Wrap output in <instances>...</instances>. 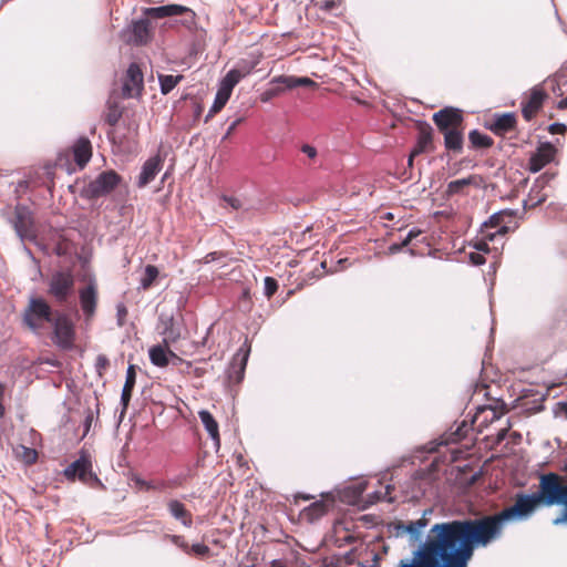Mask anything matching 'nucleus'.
<instances>
[{"label": "nucleus", "mask_w": 567, "mask_h": 567, "mask_svg": "<svg viewBox=\"0 0 567 567\" xmlns=\"http://www.w3.org/2000/svg\"><path fill=\"white\" fill-rule=\"evenodd\" d=\"M123 114V109L120 106L118 102L112 96L109 97L106 102V109L103 115L104 122L111 126L110 131H107L109 140L120 146L123 147L126 142L130 140H134L137 135V125L128 126L127 135H122L118 132V128L115 126L120 122Z\"/></svg>", "instance_id": "6"}, {"label": "nucleus", "mask_w": 567, "mask_h": 567, "mask_svg": "<svg viewBox=\"0 0 567 567\" xmlns=\"http://www.w3.org/2000/svg\"><path fill=\"white\" fill-rule=\"evenodd\" d=\"M444 136V146L446 151L454 154L463 152L464 144V126L442 133Z\"/></svg>", "instance_id": "28"}, {"label": "nucleus", "mask_w": 567, "mask_h": 567, "mask_svg": "<svg viewBox=\"0 0 567 567\" xmlns=\"http://www.w3.org/2000/svg\"><path fill=\"white\" fill-rule=\"evenodd\" d=\"M151 40L150 21L147 19H141L134 21L131 28V37L128 42L136 45L146 44Z\"/></svg>", "instance_id": "24"}, {"label": "nucleus", "mask_w": 567, "mask_h": 567, "mask_svg": "<svg viewBox=\"0 0 567 567\" xmlns=\"http://www.w3.org/2000/svg\"><path fill=\"white\" fill-rule=\"evenodd\" d=\"M270 567H288L287 563L281 559H275L271 561Z\"/></svg>", "instance_id": "59"}, {"label": "nucleus", "mask_w": 567, "mask_h": 567, "mask_svg": "<svg viewBox=\"0 0 567 567\" xmlns=\"http://www.w3.org/2000/svg\"><path fill=\"white\" fill-rule=\"evenodd\" d=\"M133 482L135 486L141 491H165L168 488L169 484L164 480H154V481H145L141 477H134Z\"/></svg>", "instance_id": "33"}, {"label": "nucleus", "mask_w": 567, "mask_h": 567, "mask_svg": "<svg viewBox=\"0 0 567 567\" xmlns=\"http://www.w3.org/2000/svg\"><path fill=\"white\" fill-rule=\"evenodd\" d=\"M540 507L534 493L518 492L493 515L435 524L413 563L400 567H467L475 548L487 547L502 537L505 524L529 520Z\"/></svg>", "instance_id": "1"}, {"label": "nucleus", "mask_w": 567, "mask_h": 567, "mask_svg": "<svg viewBox=\"0 0 567 567\" xmlns=\"http://www.w3.org/2000/svg\"><path fill=\"white\" fill-rule=\"evenodd\" d=\"M166 506L173 518L181 522V524L185 527H192L193 514L186 508L185 504L178 499H169L166 503Z\"/></svg>", "instance_id": "25"}, {"label": "nucleus", "mask_w": 567, "mask_h": 567, "mask_svg": "<svg viewBox=\"0 0 567 567\" xmlns=\"http://www.w3.org/2000/svg\"><path fill=\"white\" fill-rule=\"evenodd\" d=\"M132 392L133 391H127V390H122V395H121V403L123 405V410L125 411L130 404V401H131V398H132Z\"/></svg>", "instance_id": "53"}, {"label": "nucleus", "mask_w": 567, "mask_h": 567, "mask_svg": "<svg viewBox=\"0 0 567 567\" xmlns=\"http://www.w3.org/2000/svg\"><path fill=\"white\" fill-rule=\"evenodd\" d=\"M556 154V148L550 143L540 144L536 153L529 158V171L533 173L539 172L543 167L549 164Z\"/></svg>", "instance_id": "19"}, {"label": "nucleus", "mask_w": 567, "mask_h": 567, "mask_svg": "<svg viewBox=\"0 0 567 567\" xmlns=\"http://www.w3.org/2000/svg\"><path fill=\"white\" fill-rule=\"evenodd\" d=\"M187 478H188L187 475H178L175 478H173L171 481H166V482L169 484L168 488H173V487L179 486L183 482H186Z\"/></svg>", "instance_id": "54"}, {"label": "nucleus", "mask_w": 567, "mask_h": 567, "mask_svg": "<svg viewBox=\"0 0 567 567\" xmlns=\"http://www.w3.org/2000/svg\"><path fill=\"white\" fill-rule=\"evenodd\" d=\"M39 185L40 184L33 177H29V178H25V179H22V181L18 182L16 192L17 193H20V192L24 193L28 189H33V188L38 187Z\"/></svg>", "instance_id": "44"}, {"label": "nucleus", "mask_w": 567, "mask_h": 567, "mask_svg": "<svg viewBox=\"0 0 567 567\" xmlns=\"http://www.w3.org/2000/svg\"><path fill=\"white\" fill-rule=\"evenodd\" d=\"M468 141L471 147L474 150L489 148L494 144L491 136L483 134L478 130H473L468 133Z\"/></svg>", "instance_id": "32"}, {"label": "nucleus", "mask_w": 567, "mask_h": 567, "mask_svg": "<svg viewBox=\"0 0 567 567\" xmlns=\"http://www.w3.org/2000/svg\"><path fill=\"white\" fill-rule=\"evenodd\" d=\"M557 107L560 110L567 109V96L558 102Z\"/></svg>", "instance_id": "61"}, {"label": "nucleus", "mask_w": 567, "mask_h": 567, "mask_svg": "<svg viewBox=\"0 0 567 567\" xmlns=\"http://www.w3.org/2000/svg\"><path fill=\"white\" fill-rule=\"evenodd\" d=\"M488 412L492 414L491 421H494V420H496L498 417L497 414H496V411L491 409V408H481V409H478L477 413L475 414V416L472 420V425L471 426L467 425L465 422H463L461 425L457 426L456 431L453 433V435L456 436L455 440H461L463 437H466L467 432L473 426H477V430L481 432L482 427L486 425L487 417H484V420H482V421H480V419L485 413H488Z\"/></svg>", "instance_id": "20"}, {"label": "nucleus", "mask_w": 567, "mask_h": 567, "mask_svg": "<svg viewBox=\"0 0 567 567\" xmlns=\"http://www.w3.org/2000/svg\"><path fill=\"white\" fill-rule=\"evenodd\" d=\"M217 255H218V252H216V251L209 252L208 255H206V257H205L206 262H210V261L215 260L217 258Z\"/></svg>", "instance_id": "60"}, {"label": "nucleus", "mask_w": 567, "mask_h": 567, "mask_svg": "<svg viewBox=\"0 0 567 567\" xmlns=\"http://www.w3.org/2000/svg\"><path fill=\"white\" fill-rule=\"evenodd\" d=\"M468 258L472 265L474 266H481L485 264L486 259L485 256L477 251H472L468 254Z\"/></svg>", "instance_id": "47"}, {"label": "nucleus", "mask_w": 567, "mask_h": 567, "mask_svg": "<svg viewBox=\"0 0 567 567\" xmlns=\"http://www.w3.org/2000/svg\"><path fill=\"white\" fill-rule=\"evenodd\" d=\"M52 328L51 340L62 350H72L75 346L76 330L71 317L61 311H55L54 319L50 323Z\"/></svg>", "instance_id": "5"}, {"label": "nucleus", "mask_w": 567, "mask_h": 567, "mask_svg": "<svg viewBox=\"0 0 567 567\" xmlns=\"http://www.w3.org/2000/svg\"><path fill=\"white\" fill-rule=\"evenodd\" d=\"M563 411L567 417V403L563 404ZM534 494L540 506H564L563 516L554 520L555 525L567 522V482L565 483L561 475L553 472L540 474L538 491Z\"/></svg>", "instance_id": "2"}, {"label": "nucleus", "mask_w": 567, "mask_h": 567, "mask_svg": "<svg viewBox=\"0 0 567 567\" xmlns=\"http://www.w3.org/2000/svg\"><path fill=\"white\" fill-rule=\"evenodd\" d=\"M480 185V177L476 175H471L465 178L451 181L445 190V195L447 197H453L455 195H467L468 188L471 186L477 187Z\"/></svg>", "instance_id": "23"}, {"label": "nucleus", "mask_w": 567, "mask_h": 567, "mask_svg": "<svg viewBox=\"0 0 567 567\" xmlns=\"http://www.w3.org/2000/svg\"><path fill=\"white\" fill-rule=\"evenodd\" d=\"M109 365H110V361L106 358V355H104V354L97 355L95 367H96L97 371L100 372V374L102 373V371L106 370L109 368Z\"/></svg>", "instance_id": "48"}, {"label": "nucleus", "mask_w": 567, "mask_h": 567, "mask_svg": "<svg viewBox=\"0 0 567 567\" xmlns=\"http://www.w3.org/2000/svg\"><path fill=\"white\" fill-rule=\"evenodd\" d=\"M162 166H163V161L158 155L148 158L142 167V172H141V174L138 176V181H137V186L140 188H143L146 185H148L155 178V176L159 173V171L162 169Z\"/></svg>", "instance_id": "21"}, {"label": "nucleus", "mask_w": 567, "mask_h": 567, "mask_svg": "<svg viewBox=\"0 0 567 567\" xmlns=\"http://www.w3.org/2000/svg\"><path fill=\"white\" fill-rule=\"evenodd\" d=\"M74 282V277L70 271H58L53 274L49 282L48 292L56 302H65L73 292Z\"/></svg>", "instance_id": "12"}, {"label": "nucleus", "mask_w": 567, "mask_h": 567, "mask_svg": "<svg viewBox=\"0 0 567 567\" xmlns=\"http://www.w3.org/2000/svg\"><path fill=\"white\" fill-rule=\"evenodd\" d=\"M127 308L124 303H118L116 306V315H117V323L118 326H123L125 323L127 317Z\"/></svg>", "instance_id": "46"}, {"label": "nucleus", "mask_w": 567, "mask_h": 567, "mask_svg": "<svg viewBox=\"0 0 567 567\" xmlns=\"http://www.w3.org/2000/svg\"><path fill=\"white\" fill-rule=\"evenodd\" d=\"M475 248H476L477 252H481L483 255L489 252V246L486 241H478L475 245Z\"/></svg>", "instance_id": "55"}, {"label": "nucleus", "mask_w": 567, "mask_h": 567, "mask_svg": "<svg viewBox=\"0 0 567 567\" xmlns=\"http://www.w3.org/2000/svg\"><path fill=\"white\" fill-rule=\"evenodd\" d=\"M63 475L69 482H75L79 480L89 486L100 484V478L92 470L91 457L85 452H82L76 461L72 462L64 468Z\"/></svg>", "instance_id": "8"}, {"label": "nucleus", "mask_w": 567, "mask_h": 567, "mask_svg": "<svg viewBox=\"0 0 567 567\" xmlns=\"http://www.w3.org/2000/svg\"><path fill=\"white\" fill-rule=\"evenodd\" d=\"M54 315L55 311L45 299L32 297L23 310L22 322L31 331L39 333L47 323L52 322Z\"/></svg>", "instance_id": "4"}, {"label": "nucleus", "mask_w": 567, "mask_h": 567, "mask_svg": "<svg viewBox=\"0 0 567 567\" xmlns=\"http://www.w3.org/2000/svg\"><path fill=\"white\" fill-rule=\"evenodd\" d=\"M122 183V176L115 171H104L90 182L84 192L89 198H100L111 194Z\"/></svg>", "instance_id": "9"}, {"label": "nucleus", "mask_w": 567, "mask_h": 567, "mask_svg": "<svg viewBox=\"0 0 567 567\" xmlns=\"http://www.w3.org/2000/svg\"><path fill=\"white\" fill-rule=\"evenodd\" d=\"M548 97L547 92L542 84L532 87L522 101V114L526 121H530L542 109L545 100Z\"/></svg>", "instance_id": "16"}, {"label": "nucleus", "mask_w": 567, "mask_h": 567, "mask_svg": "<svg viewBox=\"0 0 567 567\" xmlns=\"http://www.w3.org/2000/svg\"><path fill=\"white\" fill-rule=\"evenodd\" d=\"M516 124L517 121L514 113H504L495 117L489 130L496 135L504 136L505 134L514 131L516 128Z\"/></svg>", "instance_id": "27"}, {"label": "nucleus", "mask_w": 567, "mask_h": 567, "mask_svg": "<svg viewBox=\"0 0 567 567\" xmlns=\"http://www.w3.org/2000/svg\"><path fill=\"white\" fill-rule=\"evenodd\" d=\"M311 2L322 12L338 16L341 13L344 0H312Z\"/></svg>", "instance_id": "34"}, {"label": "nucleus", "mask_w": 567, "mask_h": 567, "mask_svg": "<svg viewBox=\"0 0 567 567\" xmlns=\"http://www.w3.org/2000/svg\"><path fill=\"white\" fill-rule=\"evenodd\" d=\"M198 415H199V419H200L205 430L207 431V433L214 441L215 446L219 447L220 435H219V430H218V423L214 419L213 414L209 411L202 410L198 412Z\"/></svg>", "instance_id": "29"}, {"label": "nucleus", "mask_w": 567, "mask_h": 567, "mask_svg": "<svg viewBox=\"0 0 567 567\" xmlns=\"http://www.w3.org/2000/svg\"><path fill=\"white\" fill-rule=\"evenodd\" d=\"M71 153L78 167L84 168L92 157V145L89 138L80 137L72 146Z\"/></svg>", "instance_id": "22"}, {"label": "nucleus", "mask_w": 567, "mask_h": 567, "mask_svg": "<svg viewBox=\"0 0 567 567\" xmlns=\"http://www.w3.org/2000/svg\"><path fill=\"white\" fill-rule=\"evenodd\" d=\"M164 344L169 347L171 343H175L179 339V331L175 330L173 323L171 322L168 327L165 328L164 332Z\"/></svg>", "instance_id": "40"}, {"label": "nucleus", "mask_w": 567, "mask_h": 567, "mask_svg": "<svg viewBox=\"0 0 567 567\" xmlns=\"http://www.w3.org/2000/svg\"><path fill=\"white\" fill-rule=\"evenodd\" d=\"M132 392L133 391H127V390H122V395H121V403L123 405V410L125 411L130 404V401H131V398H132Z\"/></svg>", "instance_id": "52"}, {"label": "nucleus", "mask_w": 567, "mask_h": 567, "mask_svg": "<svg viewBox=\"0 0 567 567\" xmlns=\"http://www.w3.org/2000/svg\"><path fill=\"white\" fill-rule=\"evenodd\" d=\"M548 131L551 134H565L567 131V127L563 123H554V124L549 125Z\"/></svg>", "instance_id": "50"}, {"label": "nucleus", "mask_w": 567, "mask_h": 567, "mask_svg": "<svg viewBox=\"0 0 567 567\" xmlns=\"http://www.w3.org/2000/svg\"><path fill=\"white\" fill-rule=\"evenodd\" d=\"M79 298L85 320L90 321L95 316L97 307L96 285L94 282H90L86 287L80 289Z\"/></svg>", "instance_id": "18"}, {"label": "nucleus", "mask_w": 567, "mask_h": 567, "mask_svg": "<svg viewBox=\"0 0 567 567\" xmlns=\"http://www.w3.org/2000/svg\"><path fill=\"white\" fill-rule=\"evenodd\" d=\"M146 14L153 19L181 17V23L186 28H192L195 25V12L190 8L181 4H166L148 8L146 10Z\"/></svg>", "instance_id": "11"}, {"label": "nucleus", "mask_w": 567, "mask_h": 567, "mask_svg": "<svg viewBox=\"0 0 567 567\" xmlns=\"http://www.w3.org/2000/svg\"><path fill=\"white\" fill-rule=\"evenodd\" d=\"M158 269L154 265H147L144 269L143 277L141 278V287L144 290H148L158 277Z\"/></svg>", "instance_id": "36"}, {"label": "nucleus", "mask_w": 567, "mask_h": 567, "mask_svg": "<svg viewBox=\"0 0 567 567\" xmlns=\"http://www.w3.org/2000/svg\"><path fill=\"white\" fill-rule=\"evenodd\" d=\"M92 421H93V414L89 413L84 421V427H85L84 435L90 431Z\"/></svg>", "instance_id": "57"}, {"label": "nucleus", "mask_w": 567, "mask_h": 567, "mask_svg": "<svg viewBox=\"0 0 567 567\" xmlns=\"http://www.w3.org/2000/svg\"><path fill=\"white\" fill-rule=\"evenodd\" d=\"M167 538L177 547H179L184 553L187 555H190V546L184 538V536L181 535H168Z\"/></svg>", "instance_id": "43"}, {"label": "nucleus", "mask_w": 567, "mask_h": 567, "mask_svg": "<svg viewBox=\"0 0 567 567\" xmlns=\"http://www.w3.org/2000/svg\"><path fill=\"white\" fill-rule=\"evenodd\" d=\"M328 512V505L323 501H317L310 504L301 512V516L307 522H315L326 515Z\"/></svg>", "instance_id": "31"}, {"label": "nucleus", "mask_w": 567, "mask_h": 567, "mask_svg": "<svg viewBox=\"0 0 567 567\" xmlns=\"http://www.w3.org/2000/svg\"><path fill=\"white\" fill-rule=\"evenodd\" d=\"M223 200L227 203L229 206H231L234 209H239L243 206L241 200L237 197L223 196Z\"/></svg>", "instance_id": "49"}, {"label": "nucleus", "mask_w": 567, "mask_h": 567, "mask_svg": "<svg viewBox=\"0 0 567 567\" xmlns=\"http://www.w3.org/2000/svg\"><path fill=\"white\" fill-rule=\"evenodd\" d=\"M12 224L14 230L22 240H35L37 228L34 224L33 213L28 206H16Z\"/></svg>", "instance_id": "10"}, {"label": "nucleus", "mask_w": 567, "mask_h": 567, "mask_svg": "<svg viewBox=\"0 0 567 567\" xmlns=\"http://www.w3.org/2000/svg\"><path fill=\"white\" fill-rule=\"evenodd\" d=\"M301 152L306 154L310 159H315L317 157V150L316 147L305 144L301 146Z\"/></svg>", "instance_id": "51"}, {"label": "nucleus", "mask_w": 567, "mask_h": 567, "mask_svg": "<svg viewBox=\"0 0 567 567\" xmlns=\"http://www.w3.org/2000/svg\"><path fill=\"white\" fill-rule=\"evenodd\" d=\"M427 519L422 517L415 522H410L406 525H403L404 529L411 535L412 538L417 540L420 538L422 529L426 526Z\"/></svg>", "instance_id": "38"}, {"label": "nucleus", "mask_w": 567, "mask_h": 567, "mask_svg": "<svg viewBox=\"0 0 567 567\" xmlns=\"http://www.w3.org/2000/svg\"><path fill=\"white\" fill-rule=\"evenodd\" d=\"M432 120L440 133L464 126L463 112L460 109L446 106L433 114Z\"/></svg>", "instance_id": "13"}, {"label": "nucleus", "mask_w": 567, "mask_h": 567, "mask_svg": "<svg viewBox=\"0 0 567 567\" xmlns=\"http://www.w3.org/2000/svg\"><path fill=\"white\" fill-rule=\"evenodd\" d=\"M16 455L27 465H32L38 461L37 450L24 445H20L16 449Z\"/></svg>", "instance_id": "35"}, {"label": "nucleus", "mask_w": 567, "mask_h": 567, "mask_svg": "<svg viewBox=\"0 0 567 567\" xmlns=\"http://www.w3.org/2000/svg\"><path fill=\"white\" fill-rule=\"evenodd\" d=\"M161 92L168 94L182 80L183 75H159Z\"/></svg>", "instance_id": "37"}, {"label": "nucleus", "mask_w": 567, "mask_h": 567, "mask_svg": "<svg viewBox=\"0 0 567 567\" xmlns=\"http://www.w3.org/2000/svg\"><path fill=\"white\" fill-rule=\"evenodd\" d=\"M414 157H415V156H412V153H411V154H410V156H409V159H408V165H409L410 167H412V166H413V159H414Z\"/></svg>", "instance_id": "62"}, {"label": "nucleus", "mask_w": 567, "mask_h": 567, "mask_svg": "<svg viewBox=\"0 0 567 567\" xmlns=\"http://www.w3.org/2000/svg\"><path fill=\"white\" fill-rule=\"evenodd\" d=\"M508 430H509V426L507 427H504V429H501L496 435V440L497 442H502L506 439L507 436V433H508Z\"/></svg>", "instance_id": "56"}, {"label": "nucleus", "mask_w": 567, "mask_h": 567, "mask_svg": "<svg viewBox=\"0 0 567 567\" xmlns=\"http://www.w3.org/2000/svg\"><path fill=\"white\" fill-rule=\"evenodd\" d=\"M421 234H422V231L420 229H415V228L411 229L409 231V234L406 235V237L404 238V240H402L401 244H392L389 247L390 252L391 254L399 252L403 247H406L414 238H416Z\"/></svg>", "instance_id": "39"}, {"label": "nucleus", "mask_w": 567, "mask_h": 567, "mask_svg": "<svg viewBox=\"0 0 567 567\" xmlns=\"http://www.w3.org/2000/svg\"><path fill=\"white\" fill-rule=\"evenodd\" d=\"M278 290V282L272 277L265 278V296L271 298Z\"/></svg>", "instance_id": "45"}, {"label": "nucleus", "mask_w": 567, "mask_h": 567, "mask_svg": "<svg viewBox=\"0 0 567 567\" xmlns=\"http://www.w3.org/2000/svg\"><path fill=\"white\" fill-rule=\"evenodd\" d=\"M143 89V72L137 63H131L123 79L122 96L124 99L141 96Z\"/></svg>", "instance_id": "14"}, {"label": "nucleus", "mask_w": 567, "mask_h": 567, "mask_svg": "<svg viewBox=\"0 0 567 567\" xmlns=\"http://www.w3.org/2000/svg\"><path fill=\"white\" fill-rule=\"evenodd\" d=\"M434 150L435 145L433 128L425 122L419 123L416 143L412 150V156H417L424 153H432Z\"/></svg>", "instance_id": "17"}, {"label": "nucleus", "mask_w": 567, "mask_h": 567, "mask_svg": "<svg viewBox=\"0 0 567 567\" xmlns=\"http://www.w3.org/2000/svg\"><path fill=\"white\" fill-rule=\"evenodd\" d=\"M190 555H195L200 558L210 557V548L205 544H194L190 546Z\"/></svg>", "instance_id": "42"}, {"label": "nucleus", "mask_w": 567, "mask_h": 567, "mask_svg": "<svg viewBox=\"0 0 567 567\" xmlns=\"http://www.w3.org/2000/svg\"><path fill=\"white\" fill-rule=\"evenodd\" d=\"M136 383V367L134 364H130L126 371V379L123 389L127 391H133Z\"/></svg>", "instance_id": "41"}, {"label": "nucleus", "mask_w": 567, "mask_h": 567, "mask_svg": "<svg viewBox=\"0 0 567 567\" xmlns=\"http://www.w3.org/2000/svg\"><path fill=\"white\" fill-rule=\"evenodd\" d=\"M150 360L151 362L159 368H165L169 363V358H174L177 361H182V359L172 350L168 349L165 344H157L150 349Z\"/></svg>", "instance_id": "26"}, {"label": "nucleus", "mask_w": 567, "mask_h": 567, "mask_svg": "<svg viewBox=\"0 0 567 567\" xmlns=\"http://www.w3.org/2000/svg\"><path fill=\"white\" fill-rule=\"evenodd\" d=\"M516 210L504 209L493 214L487 221L484 223V238L492 241L497 235H506L514 231L518 224L516 221Z\"/></svg>", "instance_id": "7"}, {"label": "nucleus", "mask_w": 567, "mask_h": 567, "mask_svg": "<svg viewBox=\"0 0 567 567\" xmlns=\"http://www.w3.org/2000/svg\"><path fill=\"white\" fill-rule=\"evenodd\" d=\"M243 120L241 118H237L236 121H234L230 126L228 127L227 130V133H226V137H228L230 134H233V132L236 130L237 125L241 122Z\"/></svg>", "instance_id": "58"}, {"label": "nucleus", "mask_w": 567, "mask_h": 567, "mask_svg": "<svg viewBox=\"0 0 567 567\" xmlns=\"http://www.w3.org/2000/svg\"><path fill=\"white\" fill-rule=\"evenodd\" d=\"M255 69L254 63L244 61L238 68L231 69L220 81L218 91L215 96L214 104L209 110L208 116H213L218 113L228 102L234 87L240 82L241 79L246 78Z\"/></svg>", "instance_id": "3"}, {"label": "nucleus", "mask_w": 567, "mask_h": 567, "mask_svg": "<svg viewBox=\"0 0 567 567\" xmlns=\"http://www.w3.org/2000/svg\"><path fill=\"white\" fill-rule=\"evenodd\" d=\"M272 83L284 84L287 89H293L298 86L315 87L317 83L310 78L292 76V75H279L272 79Z\"/></svg>", "instance_id": "30"}, {"label": "nucleus", "mask_w": 567, "mask_h": 567, "mask_svg": "<svg viewBox=\"0 0 567 567\" xmlns=\"http://www.w3.org/2000/svg\"><path fill=\"white\" fill-rule=\"evenodd\" d=\"M44 168H45L48 175H52V167L51 166L47 165Z\"/></svg>", "instance_id": "63"}, {"label": "nucleus", "mask_w": 567, "mask_h": 567, "mask_svg": "<svg viewBox=\"0 0 567 567\" xmlns=\"http://www.w3.org/2000/svg\"><path fill=\"white\" fill-rule=\"evenodd\" d=\"M250 354V343L246 339L237 352L234 354L229 368L227 370V378L229 382L238 384L245 377L248 358Z\"/></svg>", "instance_id": "15"}]
</instances>
